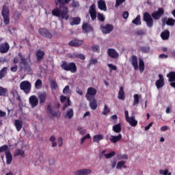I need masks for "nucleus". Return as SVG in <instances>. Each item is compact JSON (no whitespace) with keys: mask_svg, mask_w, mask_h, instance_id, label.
Wrapping results in <instances>:
<instances>
[{"mask_svg":"<svg viewBox=\"0 0 175 175\" xmlns=\"http://www.w3.org/2000/svg\"><path fill=\"white\" fill-rule=\"evenodd\" d=\"M55 4L56 6L59 5V7L52 10L53 16L60 17L63 20H69V9L65 5L64 0H55Z\"/></svg>","mask_w":175,"mask_h":175,"instance_id":"f257e3e1","label":"nucleus"},{"mask_svg":"<svg viewBox=\"0 0 175 175\" xmlns=\"http://www.w3.org/2000/svg\"><path fill=\"white\" fill-rule=\"evenodd\" d=\"M18 56L21 59L19 62L20 72H29V70H31V66H29V62H31V55H29L25 58V56H24L21 52H19Z\"/></svg>","mask_w":175,"mask_h":175,"instance_id":"f03ea898","label":"nucleus"},{"mask_svg":"<svg viewBox=\"0 0 175 175\" xmlns=\"http://www.w3.org/2000/svg\"><path fill=\"white\" fill-rule=\"evenodd\" d=\"M62 69L66 70V72H71V73H76L77 72V66L75 62L68 63L64 61L61 64Z\"/></svg>","mask_w":175,"mask_h":175,"instance_id":"7ed1b4c3","label":"nucleus"},{"mask_svg":"<svg viewBox=\"0 0 175 175\" xmlns=\"http://www.w3.org/2000/svg\"><path fill=\"white\" fill-rule=\"evenodd\" d=\"M20 90L23 91L25 94H29L31 92V88H32V84L29 81H23L20 83Z\"/></svg>","mask_w":175,"mask_h":175,"instance_id":"20e7f679","label":"nucleus"},{"mask_svg":"<svg viewBox=\"0 0 175 175\" xmlns=\"http://www.w3.org/2000/svg\"><path fill=\"white\" fill-rule=\"evenodd\" d=\"M10 11H9V7L6 5L3 6L2 16L3 18V23L5 25H8L10 23Z\"/></svg>","mask_w":175,"mask_h":175,"instance_id":"39448f33","label":"nucleus"},{"mask_svg":"<svg viewBox=\"0 0 175 175\" xmlns=\"http://www.w3.org/2000/svg\"><path fill=\"white\" fill-rule=\"evenodd\" d=\"M144 21L146 23V25L148 28H152L154 25V19L148 12H145L144 14Z\"/></svg>","mask_w":175,"mask_h":175,"instance_id":"423d86ee","label":"nucleus"},{"mask_svg":"<svg viewBox=\"0 0 175 175\" xmlns=\"http://www.w3.org/2000/svg\"><path fill=\"white\" fill-rule=\"evenodd\" d=\"M96 89H95L94 88H88L85 94V98L87 100H91V99L95 98V95H96Z\"/></svg>","mask_w":175,"mask_h":175,"instance_id":"0eeeda50","label":"nucleus"},{"mask_svg":"<svg viewBox=\"0 0 175 175\" xmlns=\"http://www.w3.org/2000/svg\"><path fill=\"white\" fill-rule=\"evenodd\" d=\"M100 28L104 35H107L111 32H113V29H114V26L111 24H107L105 26H103V25H101L100 26Z\"/></svg>","mask_w":175,"mask_h":175,"instance_id":"6e6552de","label":"nucleus"},{"mask_svg":"<svg viewBox=\"0 0 175 175\" xmlns=\"http://www.w3.org/2000/svg\"><path fill=\"white\" fill-rule=\"evenodd\" d=\"M164 14H165V10H163V8H159L157 11H154L152 13V17L154 20H160Z\"/></svg>","mask_w":175,"mask_h":175,"instance_id":"1a4fd4ad","label":"nucleus"},{"mask_svg":"<svg viewBox=\"0 0 175 175\" xmlns=\"http://www.w3.org/2000/svg\"><path fill=\"white\" fill-rule=\"evenodd\" d=\"M38 32L43 38H47V39H51V38H53V34H51V32L47 30V29L40 28L38 29Z\"/></svg>","mask_w":175,"mask_h":175,"instance_id":"9d476101","label":"nucleus"},{"mask_svg":"<svg viewBox=\"0 0 175 175\" xmlns=\"http://www.w3.org/2000/svg\"><path fill=\"white\" fill-rule=\"evenodd\" d=\"M107 53L110 58H113V59H118L120 57V54H118V52L114 49H108L107 50Z\"/></svg>","mask_w":175,"mask_h":175,"instance_id":"9b49d317","label":"nucleus"},{"mask_svg":"<svg viewBox=\"0 0 175 175\" xmlns=\"http://www.w3.org/2000/svg\"><path fill=\"white\" fill-rule=\"evenodd\" d=\"M46 113L48 114H51L52 117H61V112L59 111H54L53 109H51V105H48L46 108Z\"/></svg>","mask_w":175,"mask_h":175,"instance_id":"f8f14e48","label":"nucleus"},{"mask_svg":"<svg viewBox=\"0 0 175 175\" xmlns=\"http://www.w3.org/2000/svg\"><path fill=\"white\" fill-rule=\"evenodd\" d=\"M10 50V45L8 42H2L0 44V53L1 54H6Z\"/></svg>","mask_w":175,"mask_h":175,"instance_id":"ddd939ff","label":"nucleus"},{"mask_svg":"<svg viewBox=\"0 0 175 175\" xmlns=\"http://www.w3.org/2000/svg\"><path fill=\"white\" fill-rule=\"evenodd\" d=\"M29 102L31 107L33 109V107H36L39 105V98L35 95H32L29 98Z\"/></svg>","mask_w":175,"mask_h":175,"instance_id":"4468645a","label":"nucleus"},{"mask_svg":"<svg viewBox=\"0 0 175 175\" xmlns=\"http://www.w3.org/2000/svg\"><path fill=\"white\" fill-rule=\"evenodd\" d=\"M95 4H92L89 8V14L92 18V21L96 20V9Z\"/></svg>","mask_w":175,"mask_h":175,"instance_id":"2eb2a0df","label":"nucleus"},{"mask_svg":"<svg viewBox=\"0 0 175 175\" xmlns=\"http://www.w3.org/2000/svg\"><path fill=\"white\" fill-rule=\"evenodd\" d=\"M159 80L156 81L155 85L158 90L162 88L165 85V78L161 74L159 75Z\"/></svg>","mask_w":175,"mask_h":175,"instance_id":"dca6fc26","label":"nucleus"},{"mask_svg":"<svg viewBox=\"0 0 175 175\" xmlns=\"http://www.w3.org/2000/svg\"><path fill=\"white\" fill-rule=\"evenodd\" d=\"M45 53L44 51L38 49L36 52V58L37 60V62H42L43 61V59L44 58Z\"/></svg>","mask_w":175,"mask_h":175,"instance_id":"f3484780","label":"nucleus"},{"mask_svg":"<svg viewBox=\"0 0 175 175\" xmlns=\"http://www.w3.org/2000/svg\"><path fill=\"white\" fill-rule=\"evenodd\" d=\"M83 43H84L83 40L75 39L69 42L68 46H71V47H79L81 46Z\"/></svg>","mask_w":175,"mask_h":175,"instance_id":"a211bd4d","label":"nucleus"},{"mask_svg":"<svg viewBox=\"0 0 175 175\" xmlns=\"http://www.w3.org/2000/svg\"><path fill=\"white\" fill-rule=\"evenodd\" d=\"M92 170L91 169H81L77 170L74 174L75 175H88L91 174Z\"/></svg>","mask_w":175,"mask_h":175,"instance_id":"6ab92c4d","label":"nucleus"},{"mask_svg":"<svg viewBox=\"0 0 175 175\" xmlns=\"http://www.w3.org/2000/svg\"><path fill=\"white\" fill-rule=\"evenodd\" d=\"M130 62L131 65L133 66L135 70H137L139 69V64L137 63V56L133 55L130 59Z\"/></svg>","mask_w":175,"mask_h":175,"instance_id":"aec40b11","label":"nucleus"},{"mask_svg":"<svg viewBox=\"0 0 175 175\" xmlns=\"http://www.w3.org/2000/svg\"><path fill=\"white\" fill-rule=\"evenodd\" d=\"M38 99L40 105H43V103H46V100H47V93L42 92L38 94Z\"/></svg>","mask_w":175,"mask_h":175,"instance_id":"412c9836","label":"nucleus"},{"mask_svg":"<svg viewBox=\"0 0 175 175\" xmlns=\"http://www.w3.org/2000/svg\"><path fill=\"white\" fill-rule=\"evenodd\" d=\"M121 139H122V135H121V133H119L118 135H111L109 140L111 143H113V144H116V143L120 142Z\"/></svg>","mask_w":175,"mask_h":175,"instance_id":"4be33fe9","label":"nucleus"},{"mask_svg":"<svg viewBox=\"0 0 175 175\" xmlns=\"http://www.w3.org/2000/svg\"><path fill=\"white\" fill-rule=\"evenodd\" d=\"M98 8L100 10H103V12H107V7L106 6V2L103 0L98 1Z\"/></svg>","mask_w":175,"mask_h":175,"instance_id":"5701e85b","label":"nucleus"},{"mask_svg":"<svg viewBox=\"0 0 175 175\" xmlns=\"http://www.w3.org/2000/svg\"><path fill=\"white\" fill-rule=\"evenodd\" d=\"M23 120H14V126L17 131V132H20V131H21V129H23Z\"/></svg>","mask_w":175,"mask_h":175,"instance_id":"b1692460","label":"nucleus"},{"mask_svg":"<svg viewBox=\"0 0 175 175\" xmlns=\"http://www.w3.org/2000/svg\"><path fill=\"white\" fill-rule=\"evenodd\" d=\"M5 159L7 165H10L13 161V155L10 152V150L5 152Z\"/></svg>","mask_w":175,"mask_h":175,"instance_id":"393cba45","label":"nucleus"},{"mask_svg":"<svg viewBox=\"0 0 175 175\" xmlns=\"http://www.w3.org/2000/svg\"><path fill=\"white\" fill-rule=\"evenodd\" d=\"M90 102V107L92 110H96L98 107V103L96 98H91V100H88Z\"/></svg>","mask_w":175,"mask_h":175,"instance_id":"a878e982","label":"nucleus"},{"mask_svg":"<svg viewBox=\"0 0 175 175\" xmlns=\"http://www.w3.org/2000/svg\"><path fill=\"white\" fill-rule=\"evenodd\" d=\"M170 36V31L169 30H165L161 33V38L163 40H167Z\"/></svg>","mask_w":175,"mask_h":175,"instance_id":"bb28decb","label":"nucleus"},{"mask_svg":"<svg viewBox=\"0 0 175 175\" xmlns=\"http://www.w3.org/2000/svg\"><path fill=\"white\" fill-rule=\"evenodd\" d=\"M82 29L87 32H92V31H94L92 26H91V25H88V23H83L82 25Z\"/></svg>","mask_w":175,"mask_h":175,"instance_id":"cd10ccee","label":"nucleus"},{"mask_svg":"<svg viewBox=\"0 0 175 175\" xmlns=\"http://www.w3.org/2000/svg\"><path fill=\"white\" fill-rule=\"evenodd\" d=\"M134 100L133 103V106H137L139 103H140V98H142V95H139L135 94L133 95Z\"/></svg>","mask_w":175,"mask_h":175,"instance_id":"c85d7f7f","label":"nucleus"},{"mask_svg":"<svg viewBox=\"0 0 175 175\" xmlns=\"http://www.w3.org/2000/svg\"><path fill=\"white\" fill-rule=\"evenodd\" d=\"M126 121L131 126H136L137 125V120H135V116L130 117Z\"/></svg>","mask_w":175,"mask_h":175,"instance_id":"c756f323","label":"nucleus"},{"mask_svg":"<svg viewBox=\"0 0 175 175\" xmlns=\"http://www.w3.org/2000/svg\"><path fill=\"white\" fill-rule=\"evenodd\" d=\"M167 77L168 78V81L170 83L175 81V72H170L168 74H167Z\"/></svg>","mask_w":175,"mask_h":175,"instance_id":"7c9ffc66","label":"nucleus"},{"mask_svg":"<svg viewBox=\"0 0 175 175\" xmlns=\"http://www.w3.org/2000/svg\"><path fill=\"white\" fill-rule=\"evenodd\" d=\"M118 98V99H121V100H124V99H125V92H124V87L122 86L120 88Z\"/></svg>","mask_w":175,"mask_h":175,"instance_id":"2f4dec72","label":"nucleus"},{"mask_svg":"<svg viewBox=\"0 0 175 175\" xmlns=\"http://www.w3.org/2000/svg\"><path fill=\"white\" fill-rule=\"evenodd\" d=\"M139 69L140 73H143L144 72V60L141 57L139 58Z\"/></svg>","mask_w":175,"mask_h":175,"instance_id":"473e14b6","label":"nucleus"},{"mask_svg":"<svg viewBox=\"0 0 175 175\" xmlns=\"http://www.w3.org/2000/svg\"><path fill=\"white\" fill-rule=\"evenodd\" d=\"M166 22V24L170 26H173L175 24V20L173 18H164L163 23Z\"/></svg>","mask_w":175,"mask_h":175,"instance_id":"72a5a7b5","label":"nucleus"},{"mask_svg":"<svg viewBox=\"0 0 175 175\" xmlns=\"http://www.w3.org/2000/svg\"><path fill=\"white\" fill-rule=\"evenodd\" d=\"M73 116H75V113L73 112V109H69L66 115L64 116L65 118H68L69 120L73 118Z\"/></svg>","mask_w":175,"mask_h":175,"instance_id":"f704fd0d","label":"nucleus"},{"mask_svg":"<svg viewBox=\"0 0 175 175\" xmlns=\"http://www.w3.org/2000/svg\"><path fill=\"white\" fill-rule=\"evenodd\" d=\"M8 95H9L8 89L0 86V96H8Z\"/></svg>","mask_w":175,"mask_h":175,"instance_id":"c9c22d12","label":"nucleus"},{"mask_svg":"<svg viewBox=\"0 0 175 175\" xmlns=\"http://www.w3.org/2000/svg\"><path fill=\"white\" fill-rule=\"evenodd\" d=\"M100 140H103V135L100 134L96 135L93 137L94 143H99Z\"/></svg>","mask_w":175,"mask_h":175,"instance_id":"e433bc0d","label":"nucleus"},{"mask_svg":"<svg viewBox=\"0 0 175 175\" xmlns=\"http://www.w3.org/2000/svg\"><path fill=\"white\" fill-rule=\"evenodd\" d=\"M8 75V67H4L0 70V80H2Z\"/></svg>","mask_w":175,"mask_h":175,"instance_id":"4c0bfd02","label":"nucleus"},{"mask_svg":"<svg viewBox=\"0 0 175 175\" xmlns=\"http://www.w3.org/2000/svg\"><path fill=\"white\" fill-rule=\"evenodd\" d=\"M20 155L21 157H22V158H24V157H25V152H24V150L21 149H16V152L14 154V157H18Z\"/></svg>","mask_w":175,"mask_h":175,"instance_id":"58836bf2","label":"nucleus"},{"mask_svg":"<svg viewBox=\"0 0 175 175\" xmlns=\"http://www.w3.org/2000/svg\"><path fill=\"white\" fill-rule=\"evenodd\" d=\"M112 130L113 131V132H115V133H120V132H121L122 129H121V124H115L112 127Z\"/></svg>","mask_w":175,"mask_h":175,"instance_id":"ea45409f","label":"nucleus"},{"mask_svg":"<svg viewBox=\"0 0 175 175\" xmlns=\"http://www.w3.org/2000/svg\"><path fill=\"white\" fill-rule=\"evenodd\" d=\"M132 23L135 25H140L142 24V18L140 15H137L136 18L132 21Z\"/></svg>","mask_w":175,"mask_h":175,"instance_id":"a19ab883","label":"nucleus"},{"mask_svg":"<svg viewBox=\"0 0 175 175\" xmlns=\"http://www.w3.org/2000/svg\"><path fill=\"white\" fill-rule=\"evenodd\" d=\"M81 21L79 17H75L72 18V21L70 23V25H79Z\"/></svg>","mask_w":175,"mask_h":175,"instance_id":"79ce46f5","label":"nucleus"},{"mask_svg":"<svg viewBox=\"0 0 175 175\" xmlns=\"http://www.w3.org/2000/svg\"><path fill=\"white\" fill-rule=\"evenodd\" d=\"M42 80H40V79H37L35 83L36 90H40V88H42Z\"/></svg>","mask_w":175,"mask_h":175,"instance_id":"37998d69","label":"nucleus"},{"mask_svg":"<svg viewBox=\"0 0 175 175\" xmlns=\"http://www.w3.org/2000/svg\"><path fill=\"white\" fill-rule=\"evenodd\" d=\"M109 112H110V108L107 107V105H105L104 109L102 112L103 116H107Z\"/></svg>","mask_w":175,"mask_h":175,"instance_id":"c03bdc74","label":"nucleus"},{"mask_svg":"<svg viewBox=\"0 0 175 175\" xmlns=\"http://www.w3.org/2000/svg\"><path fill=\"white\" fill-rule=\"evenodd\" d=\"M139 51H142V53H144L146 54L147 53L150 52V46H141L139 47Z\"/></svg>","mask_w":175,"mask_h":175,"instance_id":"a18cd8bd","label":"nucleus"},{"mask_svg":"<svg viewBox=\"0 0 175 175\" xmlns=\"http://www.w3.org/2000/svg\"><path fill=\"white\" fill-rule=\"evenodd\" d=\"M125 163H126V162H125L124 161H119L118 163H117V165H116V169H118V170H121L124 166V165H125Z\"/></svg>","mask_w":175,"mask_h":175,"instance_id":"49530a36","label":"nucleus"},{"mask_svg":"<svg viewBox=\"0 0 175 175\" xmlns=\"http://www.w3.org/2000/svg\"><path fill=\"white\" fill-rule=\"evenodd\" d=\"M50 84L51 90H56L57 88H58V84H57V82L55 81L51 80Z\"/></svg>","mask_w":175,"mask_h":175,"instance_id":"de8ad7c7","label":"nucleus"},{"mask_svg":"<svg viewBox=\"0 0 175 175\" xmlns=\"http://www.w3.org/2000/svg\"><path fill=\"white\" fill-rule=\"evenodd\" d=\"M92 50L94 53H100V46L98 44L93 45L92 46Z\"/></svg>","mask_w":175,"mask_h":175,"instance_id":"09e8293b","label":"nucleus"},{"mask_svg":"<svg viewBox=\"0 0 175 175\" xmlns=\"http://www.w3.org/2000/svg\"><path fill=\"white\" fill-rule=\"evenodd\" d=\"M9 150V146L8 145H3L2 146H0V154L1 152H6Z\"/></svg>","mask_w":175,"mask_h":175,"instance_id":"8fccbe9b","label":"nucleus"},{"mask_svg":"<svg viewBox=\"0 0 175 175\" xmlns=\"http://www.w3.org/2000/svg\"><path fill=\"white\" fill-rule=\"evenodd\" d=\"M74 58H78L79 59H81L82 61H84L85 59V55L83 54H75L73 55Z\"/></svg>","mask_w":175,"mask_h":175,"instance_id":"3c124183","label":"nucleus"},{"mask_svg":"<svg viewBox=\"0 0 175 175\" xmlns=\"http://www.w3.org/2000/svg\"><path fill=\"white\" fill-rule=\"evenodd\" d=\"M105 157L107 159H109L110 158H113V157H116V152H111L108 154H105Z\"/></svg>","mask_w":175,"mask_h":175,"instance_id":"603ef678","label":"nucleus"},{"mask_svg":"<svg viewBox=\"0 0 175 175\" xmlns=\"http://www.w3.org/2000/svg\"><path fill=\"white\" fill-rule=\"evenodd\" d=\"M70 98H67V103H65L64 105L63 106L62 110L65 111L66 110V107H68V106H70Z\"/></svg>","mask_w":175,"mask_h":175,"instance_id":"864d4df0","label":"nucleus"},{"mask_svg":"<svg viewBox=\"0 0 175 175\" xmlns=\"http://www.w3.org/2000/svg\"><path fill=\"white\" fill-rule=\"evenodd\" d=\"M95 64H98V59L95 58H91L89 61V66H91V65H95Z\"/></svg>","mask_w":175,"mask_h":175,"instance_id":"5fc2aeb1","label":"nucleus"},{"mask_svg":"<svg viewBox=\"0 0 175 175\" xmlns=\"http://www.w3.org/2000/svg\"><path fill=\"white\" fill-rule=\"evenodd\" d=\"M126 0H116L115 8H118L120 5H122Z\"/></svg>","mask_w":175,"mask_h":175,"instance_id":"6e6d98bb","label":"nucleus"},{"mask_svg":"<svg viewBox=\"0 0 175 175\" xmlns=\"http://www.w3.org/2000/svg\"><path fill=\"white\" fill-rule=\"evenodd\" d=\"M77 131H79L80 135H85L87 130L84 129L83 127H77Z\"/></svg>","mask_w":175,"mask_h":175,"instance_id":"4d7b16f0","label":"nucleus"},{"mask_svg":"<svg viewBox=\"0 0 175 175\" xmlns=\"http://www.w3.org/2000/svg\"><path fill=\"white\" fill-rule=\"evenodd\" d=\"M97 18L99 20V21H105V16H103V14L100 12H98L97 14Z\"/></svg>","mask_w":175,"mask_h":175,"instance_id":"13d9d810","label":"nucleus"},{"mask_svg":"<svg viewBox=\"0 0 175 175\" xmlns=\"http://www.w3.org/2000/svg\"><path fill=\"white\" fill-rule=\"evenodd\" d=\"M117 158L119 159H128V155L127 154H117Z\"/></svg>","mask_w":175,"mask_h":175,"instance_id":"bf43d9fd","label":"nucleus"},{"mask_svg":"<svg viewBox=\"0 0 175 175\" xmlns=\"http://www.w3.org/2000/svg\"><path fill=\"white\" fill-rule=\"evenodd\" d=\"M135 33L138 35V36H143V35H146V31L144 30H137Z\"/></svg>","mask_w":175,"mask_h":175,"instance_id":"052dcab7","label":"nucleus"},{"mask_svg":"<svg viewBox=\"0 0 175 175\" xmlns=\"http://www.w3.org/2000/svg\"><path fill=\"white\" fill-rule=\"evenodd\" d=\"M108 68H110L111 70H117V66L113 64H107Z\"/></svg>","mask_w":175,"mask_h":175,"instance_id":"680f3d73","label":"nucleus"},{"mask_svg":"<svg viewBox=\"0 0 175 175\" xmlns=\"http://www.w3.org/2000/svg\"><path fill=\"white\" fill-rule=\"evenodd\" d=\"M18 69V67L17 66L16 64H15L14 66L11 67L10 70L13 73H16V72H17Z\"/></svg>","mask_w":175,"mask_h":175,"instance_id":"e2e57ef3","label":"nucleus"},{"mask_svg":"<svg viewBox=\"0 0 175 175\" xmlns=\"http://www.w3.org/2000/svg\"><path fill=\"white\" fill-rule=\"evenodd\" d=\"M63 94L68 95L69 94V85H66L63 90Z\"/></svg>","mask_w":175,"mask_h":175,"instance_id":"0e129e2a","label":"nucleus"},{"mask_svg":"<svg viewBox=\"0 0 175 175\" xmlns=\"http://www.w3.org/2000/svg\"><path fill=\"white\" fill-rule=\"evenodd\" d=\"M72 8H79L80 6V4L79 3V1H73L72 3Z\"/></svg>","mask_w":175,"mask_h":175,"instance_id":"69168bd1","label":"nucleus"},{"mask_svg":"<svg viewBox=\"0 0 175 175\" xmlns=\"http://www.w3.org/2000/svg\"><path fill=\"white\" fill-rule=\"evenodd\" d=\"M167 173H169V170H159V174H163V175H167Z\"/></svg>","mask_w":175,"mask_h":175,"instance_id":"338daca9","label":"nucleus"},{"mask_svg":"<svg viewBox=\"0 0 175 175\" xmlns=\"http://www.w3.org/2000/svg\"><path fill=\"white\" fill-rule=\"evenodd\" d=\"M128 17H129V12L125 11L123 12V18H124V20H126V18H128Z\"/></svg>","mask_w":175,"mask_h":175,"instance_id":"774afa93","label":"nucleus"}]
</instances>
